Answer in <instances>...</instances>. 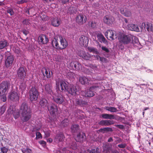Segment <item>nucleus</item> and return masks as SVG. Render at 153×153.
<instances>
[{
  "label": "nucleus",
  "instance_id": "f257e3e1",
  "mask_svg": "<svg viewBox=\"0 0 153 153\" xmlns=\"http://www.w3.org/2000/svg\"><path fill=\"white\" fill-rule=\"evenodd\" d=\"M19 113L21 114L22 120L24 122L28 121L31 117L30 110L28 108L27 105L25 102H23L22 103L19 112L15 117L16 119L19 117Z\"/></svg>",
  "mask_w": 153,
  "mask_h": 153
},
{
  "label": "nucleus",
  "instance_id": "f03ea898",
  "mask_svg": "<svg viewBox=\"0 0 153 153\" xmlns=\"http://www.w3.org/2000/svg\"><path fill=\"white\" fill-rule=\"evenodd\" d=\"M134 38L135 39V42L137 43L139 42L137 38L129 34L121 36L119 39V41L124 44H128L131 42V40Z\"/></svg>",
  "mask_w": 153,
  "mask_h": 153
},
{
  "label": "nucleus",
  "instance_id": "7ed1b4c3",
  "mask_svg": "<svg viewBox=\"0 0 153 153\" xmlns=\"http://www.w3.org/2000/svg\"><path fill=\"white\" fill-rule=\"evenodd\" d=\"M10 86V83L9 82H2L0 84V95H6L9 89Z\"/></svg>",
  "mask_w": 153,
  "mask_h": 153
},
{
  "label": "nucleus",
  "instance_id": "20e7f679",
  "mask_svg": "<svg viewBox=\"0 0 153 153\" xmlns=\"http://www.w3.org/2000/svg\"><path fill=\"white\" fill-rule=\"evenodd\" d=\"M39 92L37 89L34 87H32L29 91L30 99L31 101L37 100L39 95Z\"/></svg>",
  "mask_w": 153,
  "mask_h": 153
},
{
  "label": "nucleus",
  "instance_id": "39448f33",
  "mask_svg": "<svg viewBox=\"0 0 153 153\" xmlns=\"http://www.w3.org/2000/svg\"><path fill=\"white\" fill-rule=\"evenodd\" d=\"M105 37L110 40H114L117 37L115 31L110 30H107L105 33Z\"/></svg>",
  "mask_w": 153,
  "mask_h": 153
},
{
  "label": "nucleus",
  "instance_id": "423d86ee",
  "mask_svg": "<svg viewBox=\"0 0 153 153\" xmlns=\"http://www.w3.org/2000/svg\"><path fill=\"white\" fill-rule=\"evenodd\" d=\"M76 21L79 25H82L85 23L87 20L86 17L82 14H79L76 19Z\"/></svg>",
  "mask_w": 153,
  "mask_h": 153
},
{
  "label": "nucleus",
  "instance_id": "0eeeda50",
  "mask_svg": "<svg viewBox=\"0 0 153 153\" xmlns=\"http://www.w3.org/2000/svg\"><path fill=\"white\" fill-rule=\"evenodd\" d=\"M89 41L88 37L86 36L82 35L79 39V43L81 46L87 47Z\"/></svg>",
  "mask_w": 153,
  "mask_h": 153
},
{
  "label": "nucleus",
  "instance_id": "6e6552de",
  "mask_svg": "<svg viewBox=\"0 0 153 153\" xmlns=\"http://www.w3.org/2000/svg\"><path fill=\"white\" fill-rule=\"evenodd\" d=\"M48 111L53 116H56L58 111L57 107L56 105L52 104L48 107Z\"/></svg>",
  "mask_w": 153,
  "mask_h": 153
},
{
  "label": "nucleus",
  "instance_id": "1a4fd4ad",
  "mask_svg": "<svg viewBox=\"0 0 153 153\" xmlns=\"http://www.w3.org/2000/svg\"><path fill=\"white\" fill-rule=\"evenodd\" d=\"M17 74L18 77L21 79H24L26 76V72L23 67H20L17 70Z\"/></svg>",
  "mask_w": 153,
  "mask_h": 153
},
{
  "label": "nucleus",
  "instance_id": "9d476101",
  "mask_svg": "<svg viewBox=\"0 0 153 153\" xmlns=\"http://www.w3.org/2000/svg\"><path fill=\"white\" fill-rule=\"evenodd\" d=\"M121 14L126 17H129L131 15V12L128 6H125L120 10Z\"/></svg>",
  "mask_w": 153,
  "mask_h": 153
},
{
  "label": "nucleus",
  "instance_id": "9b49d317",
  "mask_svg": "<svg viewBox=\"0 0 153 153\" xmlns=\"http://www.w3.org/2000/svg\"><path fill=\"white\" fill-rule=\"evenodd\" d=\"M98 87V86H93L91 87L86 91L85 93V96L89 97L94 96V92L95 89Z\"/></svg>",
  "mask_w": 153,
  "mask_h": 153
},
{
  "label": "nucleus",
  "instance_id": "f8f14e48",
  "mask_svg": "<svg viewBox=\"0 0 153 153\" xmlns=\"http://www.w3.org/2000/svg\"><path fill=\"white\" fill-rule=\"evenodd\" d=\"M8 98L13 101H17L19 100V97L17 92L15 91L11 92L9 93Z\"/></svg>",
  "mask_w": 153,
  "mask_h": 153
},
{
  "label": "nucleus",
  "instance_id": "ddd939ff",
  "mask_svg": "<svg viewBox=\"0 0 153 153\" xmlns=\"http://www.w3.org/2000/svg\"><path fill=\"white\" fill-rule=\"evenodd\" d=\"M78 90L76 86L73 85H70L67 92L72 95H75Z\"/></svg>",
  "mask_w": 153,
  "mask_h": 153
},
{
  "label": "nucleus",
  "instance_id": "4468645a",
  "mask_svg": "<svg viewBox=\"0 0 153 153\" xmlns=\"http://www.w3.org/2000/svg\"><path fill=\"white\" fill-rule=\"evenodd\" d=\"M64 96L60 94L53 97L54 101L58 105L62 104L64 101Z\"/></svg>",
  "mask_w": 153,
  "mask_h": 153
},
{
  "label": "nucleus",
  "instance_id": "2eb2a0df",
  "mask_svg": "<svg viewBox=\"0 0 153 153\" xmlns=\"http://www.w3.org/2000/svg\"><path fill=\"white\" fill-rule=\"evenodd\" d=\"M70 65L71 68L74 70L78 71L81 69V65L78 62H72L70 63Z\"/></svg>",
  "mask_w": 153,
  "mask_h": 153
},
{
  "label": "nucleus",
  "instance_id": "dca6fc26",
  "mask_svg": "<svg viewBox=\"0 0 153 153\" xmlns=\"http://www.w3.org/2000/svg\"><path fill=\"white\" fill-rule=\"evenodd\" d=\"M59 42L60 43V47H59V49L62 50L65 49L68 46L67 41L65 40V39H63L62 37H59Z\"/></svg>",
  "mask_w": 153,
  "mask_h": 153
},
{
  "label": "nucleus",
  "instance_id": "f3484780",
  "mask_svg": "<svg viewBox=\"0 0 153 153\" xmlns=\"http://www.w3.org/2000/svg\"><path fill=\"white\" fill-rule=\"evenodd\" d=\"M103 20L104 23L110 26L113 23L114 19L111 16L106 15L104 17Z\"/></svg>",
  "mask_w": 153,
  "mask_h": 153
},
{
  "label": "nucleus",
  "instance_id": "a211bd4d",
  "mask_svg": "<svg viewBox=\"0 0 153 153\" xmlns=\"http://www.w3.org/2000/svg\"><path fill=\"white\" fill-rule=\"evenodd\" d=\"M14 57L13 55L7 56L5 61L6 67L8 68L10 67L12 65Z\"/></svg>",
  "mask_w": 153,
  "mask_h": 153
},
{
  "label": "nucleus",
  "instance_id": "6ab92c4d",
  "mask_svg": "<svg viewBox=\"0 0 153 153\" xmlns=\"http://www.w3.org/2000/svg\"><path fill=\"white\" fill-rule=\"evenodd\" d=\"M60 84V88H61V91L62 92H67L70 85L63 81H61Z\"/></svg>",
  "mask_w": 153,
  "mask_h": 153
},
{
  "label": "nucleus",
  "instance_id": "aec40b11",
  "mask_svg": "<svg viewBox=\"0 0 153 153\" xmlns=\"http://www.w3.org/2000/svg\"><path fill=\"white\" fill-rule=\"evenodd\" d=\"M75 140L77 142H82L85 141L86 139V136L84 133H79L77 135Z\"/></svg>",
  "mask_w": 153,
  "mask_h": 153
},
{
  "label": "nucleus",
  "instance_id": "412c9836",
  "mask_svg": "<svg viewBox=\"0 0 153 153\" xmlns=\"http://www.w3.org/2000/svg\"><path fill=\"white\" fill-rule=\"evenodd\" d=\"M41 72L44 77L46 76L47 78H50L53 75L52 71L45 68L43 69Z\"/></svg>",
  "mask_w": 153,
  "mask_h": 153
},
{
  "label": "nucleus",
  "instance_id": "4be33fe9",
  "mask_svg": "<svg viewBox=\"0 0 153 153\" xmlns=\"http://www.w3.org/2000/svg\"><path fill=\"white\" fill-rule=\"evenodd\" d=\"M39 42L42 44H46L48 42V39L47 36L44 35H42L39 38Z\"/></svg>",
  "mask_w": 153,
  "mask_h": 153
},
{
  "label": "nucleus",
  "instance_id": "5701e85b",
  "mask_svg": "<svg viewBox=\"0 0 153 153\" xmlns=\"http://www.w3.org/2000/svg\"><path fill=\"white\" fill-rule=\"evenodd\" d=\"M102 147L103 152L108 153L111 150L112 145L109 143H106L103 144Z\"/></svg>",
  "mask_w": 153,
  "mask_h": 153
},
{
  "label": "nucleus",
  "instance_id": "b1692460",
  "mask_svg": "<svg viewBox=\"0 0 153 153\" xmlns=\"http://www.w3.org/2000/svg\"><path fill=\"white\" fill-rule=\"evenodd\" d=\"M79 56L87 60H89L91 57V55L88 53H86L84 51H81L80 53H79Z\"/></svg>",
  "mask_w": 153,
  "mask_h": 153
},
{
  "label": "nucleus",
  "instance_id": "393cba45",
  "mask_svg": "<svg viewBox=\"0 0 153 153\" xmlns=\"http://www.w3.org/2000/svg\"><path fill=\"white\" fill-rule=\"evenodd\" d=\"M128 30L137 32L140 31L137 25L131 24L128 25Z\"/></svg>",
  "mask_w": 153,
  "mask_h": 153
},
{
  "label": "nucleus",
  "instance_id": "a878e982",
  "mask_svg": "<svg viewBox=\"0 0 153 153\" xmlns=\"http://www.w3.org/2000/svg\"><path fill=\"white\" fill-rule=\"evenodd\" d=\"M60 22V19L55 18L52 19L51 21V23L53 26L57 27L60 25L61 23Z\"/></svg>",
  "mask_w": 153,
  "mask_h": 153
},
{
  "label": "nucleus",
  "instance_id": "bb28decb",
  "mask_svg": "<svg viewBox=\"0 0 153 153\" xmlns=\"http://www.w3.org/2000/svg\"><path fill=\"white\" fill-rule=\"evenodd\" d=\"M76 103L81 106H84L88 105V102L85 100L83 99H77L76 101Z\"/></svg>",
  "mask_w": 153,
  "mask_h": 153
},
{
  "label": "nucleus",
  "instance_id": "cd10ccee",
  "mask_svg": "<svg viewBox=\"0 0 153 153\" xmlns=\"http://www.w3.org/2000/svg\"><path fill=\"white\" fill-rule=\"evenodd\" d=\"M65 138V137L62 132H60L59 133L57 134L55 137L56 140L59 142L63 141Z\"/></svg>",
  "mask_w": 153,
  "mask_h": 153
},
{
  "label": "nucleus",
  "instance_id": "c85d7f7f",
  "mask_svg": "<svg viewBox=\"0 0 153 153\" xmlns=\"http://www.w3.org/2000/svg\"><path fill=\"white\" fill-rule=\"evenodd\" d=\"M101 116L102 117L105 119L109 120L116 119L114 115L112 114H102Z\"/></svg>",
  "mask_w": 153,
  "mask_h": 153
},
{
  "label": "nucleus",
  "instance_id": "c756f323",
  "mask_svg": "<svg viewBox=\"0 0 153 153\" xmlns=\"http://www.w3.org/2000/svg\"><path fill=\"white\" fill-rule=\"evenodd\" d=\"M40 105L41 107L44 108L48 107V103L47 100L45 98H42L40 100Z\"/></svg>",
  "mask_w": 153,
  "mask_h": 153
},
{
  "label": "nucleus",
  "instance_id": "7c9ffc66",
  "mask_svg": "<svg viewBox=\"0 0 153 153\" xmlns=\"http://www.w3.org/2000/svg\"><path fill=\"white\" fill-rule=\"evenodd\" d=\"M9 45V43L7 41L4 39L0 41V50L3 49L7 46Z\"/></svg>",
  "mask_w": 153,
  "mask_h": 153
},
{
  "label": "nucleus",
  "instance_id": "2f4dec72",
  "mask_svg": "<svg viewBox=\"0 0 153 153\" xmlns=\"http://www.w3.org/2000/svg\"><path fill=\"white\" fill-rule=\"evenodd\" d=\"M52 85L49 84H47L45 86V90L46 92L48 94H51L52 93Z\"/></svg>",
  "mask_w": 153,
  "mask_h": 153
},
{
  "label": "nucleus",
  "instance_id": "473e14b6",
  "mask_svg": "<svg viewBox=\"0 0 153 153\" xmlns=\"http://www.w3.org/2000/svg\"><path fill=\"white\" fill-rule=\"evenodd\" d=\"M69 124V120L68 119L65 118L63 120L60 124V126L62 128L67 127Z\"/></svg>",
  "mask_w": 153,
  "mask_h": 153
},
{
  "label": "nucleus",
  "instance_id": "72a5a7b5",
  "mask_svg": "<svg viewBox=\"0 0 153 153\" xmlns=\"http://www.w3.org/2000/svg\"><path fill=\"white\" fill-rule=\"evenodd\" d=\"M79 81L82 85H85L88 83V79L85 76H81L79 77Z\"/></svg>",
  "mask_w": 153,
  "mask_h": 153
},
{
  "label": "nucleus",
  "instance_id": "f704fd0d",
  "mask_svg": "<svg viewBox=\"0 0 153 153\" xmlns=\"http://www.w3.org/2000/svg\"><path fill=\"white\" fill-rule=\"evenodd\" d=\"M58 40V39H54L52 41V44L53 47H56V48L59 49V47L60 46L59 45Z\"/></svg>",
  "mask_w": 153,
  "mask_h": 153
},
{
  "label": "nucleus",
  "instance_id": "c9c22d12",
  "mask_svg": "<svg viewBox=\"0 0 153 153\" xmlns=\"http://www.w3.org/2000/svg\"><path fill=\"white\" fill-rule=\"evenodd\" d=\"M97 37L99 40V41L101 42H103L104 43H106L107 42L105 38L101 34H98L97 35Z\"/></svg>",
  "mask_w": 153,
  "mask_h": 153
},
{
  "label": "nucleus",
  "instance_id": "e433bc0d",
  "mask_svg": "<svg viewBox=\"0 0 153 153\" xmlns=\"http://www.w3.org/2000/svg\"><path fill=\"white\" fill-rule=\"evenodd\" d=\"M79 129V126L78 124L73 125L71 127V131L72 133L76 132Z\"/></svg>",
  "mask_w": 153,
  "mask_h": 153
},
{
  "label": "nucleus",
  "instance_id": "4c0bfd02",
  "mask_svg": "<svg viewBox=\"0 0 153 153\" xmlns=\"http://www.w3.org/2000/svg\"><path fill=\"white\" fill-rule=\"evenodd\" d=\"M151 24H150L149 22L143 23L142 25V26L144 27L145 29H146L148 31H149L150 30V27H151Z\"/></svg>",
  "mask_w": 153,
  "mask_h": 153
},
{
  "label": "nucleus",
  "instance_id": "58836bf2",
  "mask_svg": "<svg viewBox=\"0 0 153 153\" xmlns=\"http://www.w3.org/2000/svg\"><path fill=\"white\" fill-rule=\"evenodd\" d=\"M98 124L102 126H109L108 120L100 121L99 122Z\"/></svg>",
  "mask_w": 153,
  "mask_h": 153
},
{
  "label": "nucleus",
  "instance_id": "ea45409f",
  "mask_svg": "<svg viewBox=\"0 0 153 153\" xmlns=\"http://www.w3.org/2000/svg\"><path fill=\"white\" fill-rule=\"evenodd\" d=\"M106 110L112 112H116L118 111L117 108L113 107H107L106 108Z\"/></svg>",
  "mask_w": 153,
  "mask_h": 153
},
{
  "label": "nucleus",
  "instance_id": "a19ab883",
  "mask_svg": "<svg viewBox=\"0 0 153 153\" xmlns=\"http://www.w3.org/2000/svg\"><path fill=\"white\" fill-rule=\"evenodd\" d=\"M98 150L99 149L97 148L96 149H92L91 150L88 149L87 151L88 153H100Z\"/></svg>",
  "mask_w": 153,
  "mask_h": 153
},
{
  "label": "nucleus",
  "instance_id": "79ce46f5",
  "mask_svg": "<svg viewBox=\"0 0 153 153\" xmlns=\"http://www.w3.org/2000/svg\"><path fill=\"white\" fill-rule=\"evenodd\" d=\"M76 11L75 10L74 8L73 7H70L68 10V12L70 14H72L74 13H75Z\"/></svg>",
  "mask_w": 153,
  "mask_h": 153
},
{
  "label": "nucleus",
  "instance_id": "37998d69",
  "mask_svg": "<svg viewBox=\"0 0 153 153\" xmlns=\"http://www.w3.org/2000/svg\"><path fill=\"white\" fill-rule=\"evenodd\" d=\"M22 23L23 25H29L31 24L30 20L27 19H25L22 21Z\"/></svg>",
  "mask_w": 153,
  "mask_h": 153
},
{
  "label": "nucleus",
  "instance_id": "c03bdc74",
  "mask_svg": "<svg viewBox=\"0 0 153 153\" xmlns=\"http://www.w3.org/2000/svg\"><path fill=\"white\" fill-rule=\"evenodd\" d=\"M21 150L23 153H32L31 150L29 148L23 149H22Z\"/></svg>",
  "mask_w": 153,
  "mask_h": 153
},
{
  "label": "nucleus",
  "instance_id": "a18cd8bd",
  "mask_svg": "<svg viewBox=\"0 0 153 153\" xmlns=\"http://www.w3.org/2000/svg\"><path fill=\"white\" fill-rule=\"evenodd\" d=\"M88 51L90 52H92L93 53H96L97 52V49L93 47H88Z\"/></svg>",
  "mask_w": 153,
  "mask_h": 153
},
{
  "label": "nucleus",
  "instance_id": "49530a36",
  "mask_svg": "<svg viewBox=\"0 0 153 153\" xmlns=\"http://www.w3.org/2000/svg\"><path fill=\"white\" fill-rule=\"evenodd\" d=\"M36 140L42 138V135L39 132L36 131Z\"/></svg>",
  "mask_w": 153,
  "mask_h": 153
},
{
  "label": "nucleus",
  "instance_id": "de8ad7c7",
  "mask_svg": "<svg viewBox=\"0 0 153 153\" xmlns=\"http://www.w3.org/2000/svg\"><path fill=\"white\" fill-rule=\"evenodd\" d=\"M1 150L2 153H7L8 151V149L6 148L5 147H1Z\"/></svg>",
  "mask_w": 153,
  "mask_h": 153
},
{
  "label": "nucleus",
  "instance_id": "09e8293b",
  "mask_svg": "<svg viewBox=\"0 0 153 153\" xmlns=\"http://www.w3.org/2000/svg\"><path fill=\"white\" fill-rule=\"evenodd\" d=\"M7 12L10 14V16H12L14 15V12L13 9L12 8L9 9L7 10Z\"/></svg>",
  "mask_w": 153,
  "mask_h": 153
},
{
  "label": "nucleus",
  "instance_id": "8fccbe9b",
  "mask_svg": "<svg viewBox=\"0 0 153 153\" xmlns=\"http://www.w3.org/2000/svg\"><path fill=\"white\" fill-rule=\"evenodd\" d=\"M42 124L40 123L38 126L35 125L34 128L36 131H39L41 128L42 127Z\"/></svg>",
  "mask_w": 153,
  "mask_h": 153
},
{
  "label": "nucleus",
  "instance_id": "3c124183",
  "mask_svg": "<svg viewBox=\"0 0 153 153\" xmlns=\"http://www.w3.org/2000/svg\"><path fill=\"white\" fill-rule=\"evenodd\" d=\"M41 18L43 21H46L48 19V17L46 15H43L41 16Z\"/></svg>",
  "mask_w": 153,
  "mask_h": 153
},
{
  "label": "nucleus",
  "instance_id": "603ef678",
  "mask_svg": "<svg viewBox=\"0 0 153 153\" xmlns=\"http://www.w3.org/2000/svg\"><path fill=\"white\" fill-rule=\"evenodd\" d=\"M39 143L43 147H45L46 146V143L44 140H40Z\"/></svg>",
  "mask_w": 153,
  "mask_h": 153
},
{
  "label": "nucleus",
  "instance_id": "864d4df0",
  "mask_svg": "<svg viewBox=\"0 0 153 153\" xmlns=\"http://www.w3.org/2000/svg\"><path fill=\"white\" fill-rule=\"evenodd\" d=\"M100 61L102 63H107L108 62V60L104 57H102L100 58Z\"/></svg>",
  "mask_w": 153,
  "mask_h": 153
},
{
  "label": "nucleus",
  "instance_id": "5fc2aeb1",
  "mask_svg": "<svg viewBox=\"0 0 153 153\" xmlns=\"http://www.w3.org/2000/svg\"><path fill=\"white\" fill-rule=\"evenodd\" d=\"M127 145L126 143L121 144L118 145V146L120 148H125Z\"/></svg>",
  "mask_w": 153,
  "mask_h": 153
},
{
  "label": "nucleus",
  "instance_id": "6e6d98bb",
  "mask_svg": "<svg viewBox=\"0 0 153 153\" xmlns=\"http://www.w3.org/2000/svg\"><path fill=\"white\" fill-rule=\"evenodd\" d=\"M27 2V0H21L17 1V4H22L24 3H26Z\"/></svg>",
  "mask_w": 153,
  "mask_h": 153
},
{
  "label": "nucleus",
  "instance_id": "4d7b16f0",
  "mask_svg": "<svg viewBox=\"0 0 153 153\" xmlns=\"http://www.w3.org/2000/svg\"><path fill=\"white\" fill-rule=\"evenodd\" d=\"M26 86V84L25 83H22L21 85H20V87L22 89H25Z\"/></svg>",
  "mask_w": 153,
  "mask_h": 153
},
{
  "label": "nucleus",
  "instance_id": "13d9d810",
  "mask_svg": "<svg viewBox=\"0 0 153 153\" xmlns=\"http://www.w3.org/2000/svg\"><path fill=\"white\" fill-rule=\"evenodd\" d=\"M101 48L103 51H104L108 53L109 52L108 49L105 47L102 46Z\"/></svg>",
  "mask_w": 153,
  "mask_h": 153
},
{
  "label": "nucleus",
  "instance_id": "bf43d9fd",
  "mask_svg": "<svg viewBox=\"0 0 153 153\" xmlns=\"http://www.w3.org/2000/svg\"><path fill=\"white\" fill-rule=\"evenodd\" d=\"M91 26L92 28H94L96 27V23L95 22L92 21L91 22Z\"/></svg>",
  "mask_w": 153,
  "mask_h": 153
},
{
  "label": "nucleus",
  "instance_id": "052dcab7",
  "mask_svg": "<svg viewBox=\"0 0 153 153\" xmlns=\"http://www.w3.org/2000/svg\"><path fill=\"white\" fill-rule=\"evenodd\" d=\"M116 138L117 140L116 141V142L117 144L120 143L122 142V140L120 138L118 137H116Z\"/></svg>",
  "mask_w": 153,
  "mask_h": 153
},
{
  "label": "nucleus",
  "instance_id": "680f3d73",
  "mask_svg": "<svg viewBox=\"0 0 153 153\" xmlns=\"http://www.w3.org/2000/svg\"><path fill=\"white\" fill-rule=\"evenodd\" d=\"M115 126L121 129H123L124 128V126L123 125H115Z\"/></svg>",
  "mask_w": 153,
  "mask_h": 153
},
{
  "label": "nucleus",
  "instance_id": "e2e57ef3",
  "mask_svg": "<svg viewBox=\"0 0 153 153\" xmlns=\"http://www.w3.org/2000/svg\"><path fill=\"white\" fill-rule=\"evenodd\" d=\"M5 95H0V96L2 97L1 99L3 102H5L7 100V98Z\"/></svg>",
  "mask_w": 153,
  "mask_h": 153
},
{
  "label": "nucleus",
  "instance_id": "0e129e2a",
  "mask_svg": "<svg viewBox=\"0 0 153 153\" xmlns=\"http://www.w3.org/2000/svg\"><path fill=\"white\" fill-rule=\"evenodd\" d=\"M22 32L25 36H27V34L29 33V31L26 30L25 29L23 30L22 31Z\"/></svg>",
  "mask_w": 153,
  "mask_h": 153
},
{
  "label": "nucleus",
  "instance_id": "69168bd1",
  "mask_svg": "<svg viewBox=\"0 0 153 153\" xmlns=\"http://www.w3.org/2000/svg\"><path fill=\"white\" fill-rule=\"evenodd\" d=\"M105 128V129H106V132H108V131L112 132L113 131V129L111 128L106 127V128Z\"/></svg>",
  "mask_w": 153,
  "mask_h": 153
},
{
  "label": "nucleus",
  "instance_id": "338daca9",
  "mask_svg": "<svg viewBox=\"0 0 153 153\" xmlns=\"http://www.w3.org/2000/svg\"><path fill=\"white\" fill-rule=\"evenodd\" d=\"M45 137H48L50 136V132L46 131L45 132Z\"/></svg>",
  "mask_w": 153,
  "mask_h": 153
},
{
  "label": "nucleus",
  "instance_id": "774afa93",
  "mask_svg": "<svg viewBox=\"0 0 153 153\" xmlns=\"http://www.w3.org/2000/svg\"><path fill=\"white\" fill-rule=\"evenodd\" d=\"M99 131L100 132H102L103 133H104L105 132H106L105 128H100Z\"/></svg>",
  "mask_w": 153,
  "mask_h": 153
}]
</instances>
